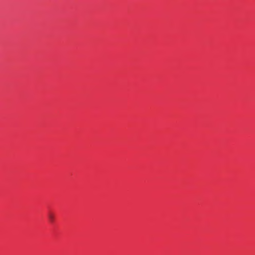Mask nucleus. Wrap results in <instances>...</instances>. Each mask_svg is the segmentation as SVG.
Instances as JSON below:
<instances>
[{"label":"nucleus","mask_w":255,"mask_h":255,"mask_svg":"<svg viewBox=\"0 0 255 255\" xmlns=\"http://www.w3.org/2000/svg\"><path fill=\"white\" fill-rule=\"evenodd\" d=\"M48 218L51 222H53L54 220V215L52 213H49L48 215Z\"/></svg>","instance_id":"1"}]
</instances>
